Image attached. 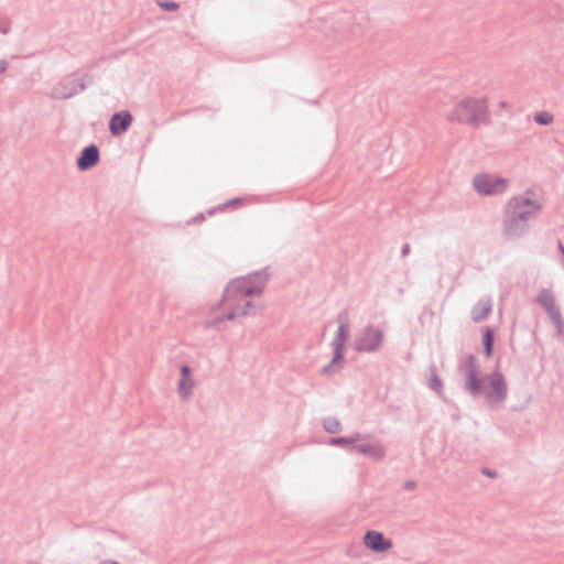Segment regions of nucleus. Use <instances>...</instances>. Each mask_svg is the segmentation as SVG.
I'll list each match as a JSON object with an SVG mask.
<instances>
[{"instance_id":"412c9836","label":"nucleus","mask_w":564,"mask_h":564,"mask_svg":"<svg viewBox=\"0 0 564 564\" xmlns=\"http://www.w3.org/2000/svg\"><path fill=\"white\" fill-rule=\"evenodd\" d=\"M536 302L547 312L553 310L555 305V299L553 292L549 289H542L536 296Z\"/></svg>"},{"instance_id":"ddd939ff","label":"nucleus","mask_w":564,"mask_h":564,"mask_svg":"<svg viewBox=\"0 0 564 564\" xmlns=\"http://www.w3.org/2000/svg\"><path fill=\"white\" fill-rule=\"evenodd\" d=\"M349 453H359L372 459L380 460L386 456V449L380 443L373 444H354V447H348Z\"/></svg>"},{"instance_id":"1a4fd4ad","label":"nucleus","mask_w":564,"mask_h":564,"mask_svg":"<svg viewBox=\"0 0 564 564\" xmlns=\"http://www.w3.org/2000/svg\"><path fill=\"white\" fill-rule=\"evenodd\" d=\"M362 542L367 549L376 553H384L393 546L391 539L386 538L382 532L376 530H367Z\"/></svg>"},{"instance_id":"6e6552de","label":"nucleus","mask_w":564,"mask_h":564,"mask_svg":"<svg viewBox=\"0 0 564 564\" xmlns=\"http://www.w3.org/2000/svg\"><path fill=\"white\" fill-rule=\"evenodd\" d=\"M490 389L485 393L486 402L489 405L501 404L506 401L508 388L505 376L495 371L488 376Z\"/></svg>"},{"instance_id":"58836bf2","label":"nucleus","mask_w":564,"mask_h":564,"mask_svg":"<svg viewBox=\"0 0 564 564\" xmlns=\"http://www.w3.org/2000/svg\"><path fill=\"white\" fill-rule=\"evenodd\" d=\"M338 31L345 33L344 28H338Z\"/></svg>"},{"instance_id":"72a5a7b5","label":"nucleus","mask_w":564,"mask_h":564,"mask_svg":"<svg viewBox=\"0 0 564 564\" xmlns=\"http://www.w3.org/2000/svg\"><path fill=\"white\" fill-rule=\"evenodd\" d=\"M416 482L414 480H406L403 482V488L408 491H412L416 488Z\"/></svg>"},{"instance_id":"393cba45","label":"nucleus","mask_w":564,"mask_h":564,"mask_svg":"<svg viewBox=\"0 0 564 564\" xmlns=\"http://www.w3.org/2000/svg\"><path fill=\"white\" fill-rule=\"evenodd\" d=\"M160 9L166 12H176L180 9V3L173 0H155Z\"/></svg>"},{"instance_id":"aec40b11","label":"nucleus","mask_w":564,"mask_h":564,"mask_svg":"<svg viewBox=\"0 0 564 564\" xmlns=\"http://www.w3.org/2000/svg\"><path fill=\"white\" fill-rule=\"evenodd\" d=\"M482 347L485 356L490 358L495 348V332L489 326H486L482 329Z\"/></svg>"},{"instance_id":"f3484780","label":"nucleus","mask_w":564,"mask_h":564,"mask_svg":"<svg viewBox=\"0 0 564 564\" xmlns=\"http://www.w3.org/2000/svg\"><path fill=\"white\" fill-rule=\"evenodd\" d=\"M492 310L490 300H479L471 308L470 315L475 323L482 322L488 317Z\"/></svg>"},{"instance_id":"cd10ccee","label":"nucleus","mask_w":564,"mask_h":564,"mask_svg":"<svg viewBox=\"0 0 564 564\" xmlns=\"http://www.w3.org/2000/svg\"><path fill=\"white\" fill-rule=\"evenodd\" d=\"M338 326L349 327V315L347 310H343L337 315Z\"/></svg>"},{"instance_id":"39448f33","label":"nucleus","mask_w":564,"mask_h":564,"mask_svg":"<svg viewBox=\"0 0 564 564\" xmlns=\"http://www.w3.org/2000/svg\"><path fill=\"white\" fill-rule=\"evenodd\" d=\"M463 367L465 370V390L474 398L485 392V378L479 375V364L474 355H467L464 358Z\"/></svg>"},{"instance_id":"e433bc0d","label":"nucleus","mask_w":564,"mask_h":564,"mask_svg":"<svg viewBox=\"0 0 564 564\" xmlns=\"http://www.w3.org/2000/svg\"><path fill=\"white\" fill-rule=\"evenodd\" d=\"M8 69V62L6 59L0 61V74L4 73Z\"/></svg>"},{"instance_id":"f03ea898","label":"nucleus","mask_w":564,"mask_h":564,"mask_svg":"<svg viewBox=\"0 0 564 564\" xmlns=\"http://www.w3.org/2000/svg\"><path fill=\"white\" fill-rule=\"evenodd\" d=\"M446 119L453 123L479 128L491 123L490 111L485 98L466 97L457 102L447 113Z\"/></svg>"},{"instance_id":"a878e982","label":"nucleus","mask_w":564,"mask_h":564,"mask_svg":"<svg viewBox=\"0 0 564 564\" xmlns=\"http://www.w3.org/2000/svg\"><path fill=\"white\" fill-rule=\"evenodd\" d=\"M534 121L540 126H547L553 122V116L549 111H540L534 115Z\"/></svg>"},{"instance_id":"a211bd4d","label":"nucleus","mask_w":564,"mask_h":564,"mask_svg":"<svg viewBox=\"0 0 564 564\" xmlns=\"http://www.w3.org/2000/svg\"><path fill=\"white\" fill-rule=\"evenodd\" d=\"M345 365V356L340 355L338 358H336V352L333 351V358L329 364L324 366L319 373L323 376H333L335 373H338Z\"/></svg>"},{"instance_id":"5701e85b","label":"nucleus","mask_w":564,"mask_h":564,"mask_svg":"<svg viewBox=\"0 0 564 564\" xmlns=\"http://www.w3.org/2000/svg\"><path fill=\"white\" fill-rule=\"evenodd\" d=\"M239 316H254L260 312V308L252 302L246 301L242 305H236Z\"/></svg>"},{"instance_id":"7ed1b4c3","label":"nucleus","mask_w":564,"mask_h":564,"mask_svg":"<svg viewBox=\"0 0 564 564\" xmlns=\"http://www.w3.org/2000/svg\"><path fill=\"white\" fill-rule=\"evenodd\" d=\"M269 269L270 267H264L260 270L254 271L253 276L257 278V275H259L260 279H262L259 280V283L257 284L259 286H248L243 276H238L230 280L226 285L221 299L217 303V306L221 307L225 302L237 301L240 297H251L261 295L270 279Z\"/></svg>"},{"instance_id":"423d86ee","label":"nucleus","mask_w":564,"mask_h":564,"mask_svg":"<svg viewBox=\"0 0 564 564\" xmlns=\"http://www.w3.org/2000/svg\"><path fill=\"white\" fill-rule=\"evenodd\" d=\"M471 183L475 191L482 196L503 194L509 185L508 178L487 173L476 174Z\"/></svg>"},{"instance_id":"b1692460","label":"nucleus","mask_w":564,"mask_h":564,"mask_svg":"<svg viewBox=\"0 0 564 564\" xmlns=\"http://www.w3.org/2000/svg\"><path fill=\"white\" fill-rule=\"evenodd\" d=\"M242 204V198L235 197L229 200H227L224 204H220L218 207L212 208L207 212L208 215H214L217 210H225L229 207H237Z\"/></svg>"},{"instance_id":"2f4dec72","label":"nucleus","mask_w":564,"mask_h":564,"mask_svg":"<svg viewBox=\"0 0 564 564\" xmlns=\"http://www.w3.org/2000/svg\"><path fill=\"white\" fill-rule=\"evenodd\" d=\"M11 30V22L8 19H2L0 21V32L7 35Z\"/></svg>"},{"instance_id":"f704fd0d","label":"nucleus","mask_w":564,"mask_h":564,"mask_svg":"<svg viewBox=\"0 0 564 564\" xmlns=\"http://www.w3.org/2000/svg\"><path fill=\"white\" fill-rule=\"evenodd\" d=\"M204 219L205 215L203 213H198L188 221V224H200Z\"/></svg>"},{"instance_id":"473e14b6","label":"nucleus","mask_w":564,"mask_h":564,"mask_svg":"<svg viewBox=\"0 0 564 564\" xmlns=\"http://www.w3.org/2000/svg\"><path fill=\"white\" fill-rule=\"evenodd\" d=\"M481 474L489 477V478H495L497 476V471L491 469V468H488V467H482L480 469Z\"/></svg>"},{"instance_id":"bb28decb","label":"nucleus","mask_w":564,"mask_h":564,"mask_svg":"<svg viewBox=\"0 0 564 564\" xmlns=\"http://www.w3.org/2000/svg\"><path fill=\"white\" fill-rule=\"evenodd\" d=\"M556 327H562V315L560 310L554 306L553 310L546 312Z\"/></svg>"},{"instance_id":"0eeeda50","label":"nucleus","mask_w":564,"mask_h":564,"mask_svg":"<svg viewBox=\"0 0 564 564\" xmlns=\"http://www.w3.org/2000/svg\"><path fill=\"white\" fill-rule=\"evenodd\" d=\"M383 339L384 335L380 328L367 325L355 339L354 349L358 352H375L381 348Z\"/></svg>"},{"instance_id":"9d476101","label":"nucleus","mask_w":564,"mask_h":564,"mask_svg":"<svg viewBox=\"0 0 564 564\" xmlns=\"http://www.w3.org/2000/svg\"><path fill=\"white\" fill-rule=\"evenodd\" d=\"M100 160V151L97 144L90 143L85 147L76 159V166L79 171L85 172L93 169Z\"/></svg>"},{"instance_id":"4468645a","label":"nucleus","mask_w":564,"mask_h":564,"mask_svg":"<svg viewBox=\"0 0 564 564\" xmlns=\"http://www.w3.org/2000/svg\"><path fill=\"white\" fill-rule=\"evenodd\" d=\"M367 18L364 13L358 14H345L341 17L338 22L349 28V33L354 36L364 34V22H366Z\"/></svg>"},{"instance_id":"f257e3e1","label":"nucleus","mask_w":564,"mask_h":564,"mask_svg":"<svg viewBox=\"0 0 564 564\" xmlns=\"http://www.w3.org/2000/svg\"><path fill=\"white\" fill-rule=\"evenodd\" d=\"M542 205L524 195L511 197L503 212L502 235L507 240H518L530 230V223L538 217Z\"/></svg>"},{"instance_id":"7c9ffc66","label":"nucleus","mask_w":564,"mask_h":564,"mask_svg":"<svg viewBox=\"0 0 564 564\" xmlns=\"http://www.w3.org/2000/svg\"><path fill=\"white\" fill-rule=\"evenodd\" d=\"M253 274H254V271L243 275V279L246 280V283L248 284V286H254V285L258 286L257 284L259 283V280H261L259 275H257V278H254Z\"/></svg>"},{"instance_id":"f8f14e48","label":"nucleus","mask_w":564,"mask_h":564,"mask_svg":"<svg viewBox=\"0 0 564 564\" xmlns=\"http://www.w3.org/2000/svg\"><path fill=\"white\" fill-rule=\"evenodd\" d=\"M195 382L192 378V368L187 364H183L180 368V380L177 392L182 399H188L193 394Z\"/></svg>"},{"instance_id":"4be33fe9","label":"nucleus","mask_w":564,"mask_h":564,"mask_svg":"<svg viewBox=\"0 0 564 564\" xmlns=\"http://www.w3.org/2000/svg\"><path fill=\"white\" fill-rule=\"evenodd\" d=\"M322 426L329 434H337L343 431V424L336 416H327L322 421Z\"/></svg>"},{"instance_id":"c85d7f7f","label":"nucleus","mask_w":564,"mask_h":564,"mask_svg":"<svg viewBox=\"0 0 564 564\" xmlns=\"http://www.w3.org/2000/svg\"><path fill=\"white\" fill-rule=\"evenodd\" d=\"M223 315L212 318L206 323V328H215L219 329L220 325L224 323Z\"/></svg>"},{"instance_id":"6ab92c4d","label":"nucleus","mask_w":564,"mask_h":564,"mask_svg":"<svg viewBox=\"0 0 564 564\" xmlns=\"http://www.w3.org/2000/svg\"><path fill=\"white\" fill-rule=\"evenodd\" d=\"M430 377H429V388L433 390L438 395H443L444 386L442 378L437 375V369L435 364H431L429 367Z\"/></svg>"},{"instance_id":"9b49d317","label":"nucleus","mask_w":564,"mask_h":564,"mask_svg":"<svg viewBox=\"0 0 564 564\" xmlns=\"http://www.w3.org/2000/svg\"><path fill=\"white\" fill-rule=\"evenodd\" d=\"M133 117L129 110L115 112L109 120L108 128L112 137H119L127 132L132 124Z\"/></svg>"},{"instance_id":"4c0bfd02","label":"nucleus","mask_w":564,"mask_h":564,"mask_svg":"<svg viewBox=\"0 0 564 564\" xmlns=\"http://www.w3.org/2000/svg\"><path fill=\"white\" fill-rule=\"evenodd\" d=\"M99 564H120V563L117 561H102Z\"/></svg>"},{"instance_id":"dca6fc26","label":"nucleus","mask_w":564,"mask_h":564,"mask_svg":"<svg viewBox=\"0 0 564 564\" xmlns=\"http://www.w3.org/2000/svg\"><path fill=\"white\" fill-rule=\"evenodd\" d=\"M367 437V435L361 434L359 432H355L350 436H334L330 437L327 442L330 446L343 447L348 451V447H354V444L362 441Z\"/></svg>"},{"instance_id":"c756f323","label":"nucleus","mask_w":564,"mask_h":564,"mask_svg":"<svg viewBox=\"0 0 564 564\" xmlns=\"http://www.w3.org/2000/svg\"><path fill=\"white\" fill-rule=\"evenodd\" d=\"M238 308L239 307H236V305L234 306H230L228 312L223 314V318L224 321H232L235 319L237 316H239V313H238Z\"/></svg>"},{"instance_id":"20e7f679","label":"nucleus","mask_w":564,"mask_h":564,"mask_svg":"<svg viewBox=\"0 0 564 564\" xmlns=\"http://www.w3.org/2000/svg\"><path fill=\"white\" fill-rule=\"evenodd\" d=\"M95 77L86 73L82 78H76L75 74L63 77L54 88L55 96L59 99H69L88 86L94 85Z\"/></svg>"},{"instance_id":"2eb2a0df","label":"nucleus","mask_w":564,"mask_h":564,"mask_svg":"<svg viewBox=\"0 0 564 564\" xmlns=\"http://www.w3.org/2000/svg\"><path fill=\"white\" fill-rule=\"evenodd\" d=\"M350 336L349 327L338 326L334 339L332 340L333 351L336 352V358L340 355L345 356L346 341Z\"/></svg>"},{"instance_id":"c9c22d12","label":"nucleus","mask_w":564,"mask_h":564,"mask_svg":"<svg viewBox=\"0 0 564 564\" xmlns=\"http://www.w3.org/2000/svg\"><path fill=\"white\" fill-rule=\"evenodd\" d=\"M411 251V247H410V243L409 242H405L402 245V248H401V257H406Z\"/></svg>"}]
</instances>
